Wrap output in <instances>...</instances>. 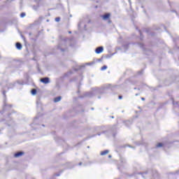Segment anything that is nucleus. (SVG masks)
Returning <instances> with one entry per match:
<instances>
[{"instance_id":"f257e3e1","label":"nucleus","mask_w":179,"mask_h":179,"mask_svg":"<svg viewBox=\"0 0 179 179\" xmlns=\"http://www.w3.org/2000/svg\"><path fill=\"white\" fill-rule=\"evenodd\" d=\"M40 81L41 82V83H44L45 85H47L50 83V78L45 77V78H41Z\"/></svg>"},{"instance_id":"f03ea898","label":"nucleus","mask_w":179,"mask_h":179,"mask_svg":"<svg viewBox=\"0 0 179 179\" xmlns=\"http://www.w3.org/2000/svg\"><path fill=\"white\" fill-rule=\"evenodd\" d=\"M65 47H66L65 41L62 42L59 45V48L60 51H62V52L65 51Z\"/></svg>"},{"instance_id":"7ed1b4c3","label":"nucleus","mask_w":179,"mask_h":179,"mask_svg":"<svg viewBox=\"0 0 179 179\" xmlns=\"http://www.w3.org/2000/svg\"><path fill=\"white\" fill-rule=\"evenodd\" d=\"M103 50L104 48H103V46H100L96 48L95 52L96 54H101V52H103Z\"/></svg>"},{"instance_id":"20e7f679","label":"nucleus","mask_w":179,"mask_h":179,"mask_svg":"<svg viewBox=\"0 0 179 179\" xmlns=\"http://www.w3.org/2000/svg\"><path fill=\"white\" fill-rule=\"evenodd\" d=\"M110 16H111V15L110 13H106L103 15L101 16L103 20H108L110 19Z\"/></svg>"},{"instance_id":"39448f33","label":"nucleus","mask_w":179,"mask_h":179,"mask_svg":"<svg viewBox=\"0 0 179 179\" xmlns=\"http://www.w3.org/2000/svg\"><path fill=\"white\" fill-rule=\"evenodd\" d=\"M24 155V152L20 151L17 152L14 155V157H20V156H23Z\"/></svg>"},{"instance_id":"423d86ee","label":"nucleus","mask_w":179,"mask_h":179,"mask_svg":"<svg viewBox=\"0 0 179 179\" xmlns=\"http://www.w3.org/2000/svg\"><path fill=\"white\" fill-rule=\"evenodd\" d=\"M108 153H110V150H106L101 152V156H105V155H108Z\"/></svg>"},{"instance_id":"0eeeda50","label":"nucleus","mask_w":179,"mask_h":179,"mask_svg":"<svg viewBox=\"0 0 179 179\" xmlns=\"http://www.w3.org/2000/svg\"><path fill=\"white\" fill-rule=\"evenodd\" d=\"M15 45H16L17 50H22V48H23L20 43H17Z\"/></svg>"},{"instance_id":"6e6552de","label":"nucleus","mask_w":179,"mask_h":179,"mask_svg":"<svg viewBox=\"0 0 179 179\" xmlns=\"http://www.w3.org/2000/svg\"><path fill=\"white\" fill-rule=\"evenodd\" d=\"M31 93L32 96H36V94H37V90L36 89H32L31 90Z\"/></svg>"},{"instance_id":"1a4fd4ad","label":"nucleus","mask_w":179,"mask_h":179,"mask_svg":"<svg viewBox=\"0 0 179 179\" xmlns=\"http://www.w3.org/2000/svg\"><path fill=\"white\" fill-rule=\"evenodd\" d=\"M61 99H62L61 96H57L54 99L55 103H58L59 101H61Z\"/></svg>"},{"instance_id":"9d476101","label":"nucleus","mask_w":179,"mask_h":179,"mask_svg":"<svg viewBox=\"0 0 179 179\" xmlns=\"http://www.w3.org/2000/svg\"><path fill=\"white\" fill-rule=\"evenodd\" d=\"M85 96H86L87 97H92V96H93V93H92V92H86Z\"/></svg>"},{"instance_id":"9b49d317","label":"nucleus","mask_w":179,"mask_h":179,"mask_svg":"<svg viewBox=\"0 0 179 179\" xmlns=\"http://www.w3.org/2000/svg\"><path fill=\"white\" fill-rule=\"evenodd\" d=\"M96 93H103V92H101V89L96 88Z\"/></svg>"},{"instance_id":"f8f14e48","label":"nucleus","mask_w":179,"mask_h":179,"mask_svg":"<svg viewBox=\"0 0 179 179\" xmlns=\"http://www.w3.org/2000/svg\"><path fill=\"white\" fill-rule=\"evenodd\" d=\"M82 24H83V20L80 21L78 23V27H81Z\"/></svg>"},{"instance_id":"ddd939ff","label":"nucleus","mask_w":179,"mask_h":179,"mask_svg":"<svg viewBox=\"0 0 179 179\" xmlns=\"http://www.w3.org/2000/svg\"><path fill=\"white\" fill-rule=\"evenodd\" d=\"M162 146H163V143H159L157 145V148H162Z\"/></svg>"},{"instance_id":"4468645a","label":"nucleus","mask_w":179,"mask_h":179,"mask_svg":"<svg viewBox=\"0 0 179 179\" xmlns=\"http://www.w3.org/2000/svg\"><path fill=\"white\" fill-rule=\"evenodd\" d=\"M106 69H107V66H103L101 69V70H102V71H106Z\"/></svg>"},{"instance_id":"2eb2a0df","label":"nucleus","mask_w":179,"mask_h":179,"mask_svg":"<svg viewBox=\"0 0 179 179\" xmlns=\"http://www.w3.org/2000/svg\"><path fill=\"white\" fill-rule=\"evenodd\" d=\"M25 16H26V13H22L20 14V17H24Z\"/></svg>"},{"instance_id":"dca6fc26","label":"nucleus","mask_w":179,"mask_h":179,"mask_svg":"<svg viewBox=\"0 0 179 179\" xmlns=\"http://www.w3.org/2000/svg\"><path fill=\"white\" fill-rule=\"evenodd\" d=\"M61 21V18L60 17H56L55 18V22H60Z\"/></svg>"},{"instance_id":"f3484780","label":"nucleus","mask_w":179,"mask_h":179,"mask_svg":"<svg viewBox=\"0 0 179 179\" xmlns=\"http://www.w3.org/2000/svg\"><path fill=\"white\" fill-rule=\"evenodd\" d=\"M126 123H127V124H132V122H131V121H129V120H127V121L126 122Z\"/></svg>"},{"instance_id":"a211bd4d","label":"nucleus","mask_w":179,"mask_h":179,"mask_svg":"<svg viewBox=\"0 0 179 179\" xmlns=\"http://www.w3.org/2000/svg\"><path fill=\"white\" fill-rule=\"evenodd\" d=\"M122 99V96H119V100H121Z\"/></svg>"},{"instance_id":"6ab92c4d","label":"nucleus","mask_w":179,"mask_h":179,"mask_svg":"<svg viewBox=\"0 0 179 179\" xmlns=\"http://www.w3.org/2000/svg\"><path fill=\"white\" fill-rule=\"evenodd\" d=\"M141 100H143V101H145V98L142 97Z\"/></svg>"},{"instance_id":"aec40b11","label":"nucleus","mask_w":179,"mask_h":179,"mask_svg":"<svg viewBox=\"0 0 179 179\" xmlns=\"http://www.w3.org/2000/svg\"><path fill=\"white\" fill-rule=\"evenodd\" d=\"M79 166H82V162H80V163H79Z\"/></svg>"},{"instance_id":"412c9836","label":"nucleus","mask_w":179,"mask_h":179,"mask_svg":"<svg viewBox=\"0 0 179 179\" xmlns=\"http://www.w3.org/2000/svg\"><path fill=\"white\" fill-rule=\"evenodd\" d=\"M109 159H111V155H108Z\"/></svg>"},{"instance_id":"4be33fe9","label":"nucleus","mask_w":179,"mask_h":179,"mask_svg":"<svg viewBox=\"0 0 179 179\" xmlns=\"http://www.w3.org/2000/svg\"><path fill=\"white\" fill-rule=\"evenodd\" d=\"M136 96H139V94H136Z\"/></svg>"},{"instance_id":"5701e85b","label":"nucleus","mask_w":179,"mask_h":179,"mask_svg":"<svg viewBox=\"0 0 179 179\" xmlns=\"http://www.w3.org/2000/svg\"><path fill=\"white\" fill-rule=\"evenodd\" d=\"M136 89H138V88H136V87H134V90H136Z\"/></svg>"},{"instance_id":"b1692460","label":"nucleus","mask_w":179,"mask_h":179,"mask_svg":"<svg viewBox=\"0 0 179 179\" xmlns=\"http://www.w3.org/2000/svg\"><path fill=\"white\" fill-rule=\"evenodd\" d=\"M111 118H114V116H112Z\"/></svg>"},{"instance_id":"393cba45","label":"nucleus","mask_w":179,"mask_h":179,"mask_svg":"<svg viewBox=\"0 0 179 179\" xmlns=\"http://www.w3.org/2000/svg\"><path fill=\"white\" fill-rule=\"evenodd\" d=\"M71 33H72L71 31H69V34H71Z\"/></svg>"},{"instance_id":"a878e982","label":"nucleus","mask_w":179,"mask_h":179,"mask_svg":"<svg viewBox=\"0 0 179 179\" xmlns=\"http://www.w3.org/2000/svg\"><path fill=\"white\" fill-rule=\"evenodd\" d=\"M3 95H5V92H3Z\"/></svg>"},{"instance_id":"bb28decb","label":"nucleus","mask_w":179,"mask_h":179,"mask_svg":"<svg viewBox=\"0 0 179 179\" xmlns=\"http://www.w3.org/2000/svg\"><path fill=\"white\" fill-rule=\"evenodd\" d=\"M92 110H94V108H92Z\"/></svg>"},{"instance_id":"cd10ccee","label":"nucleus","mask_w":179,"mask_h":179,"mask_svg":"<svg viewBox=\"0 0 179 179\" xmlns=\"http://www.w3.org/2000/svg\"><path fill=\"white\" fill-rule=\"evenodd\" d=\"M89 148H90V147H89V146H87V148H88V149H89Z\"/></svg>"},{"instance_id":"c85d7f7f","label":"nucleus","mask_w":179,"mask_h":179,"mask_svg":"<svg viewBox=\"0 0 179 179\" xmlns=\"http://www.w3.org/2000/svg\"><path fill=\"white\" fill-rule=\"evenodd\" d=\"M143 176V177H145V176H143V175H142Z\"/></svg>"},{"instance_id":"c756f323","label":"nucleus","mask_w":179,"mask_h":179,"mask_svg":"<svg viewBox=\"0 0 179 179\" xmlns=\"http://www.w3.org/2000/svg\"><path fill=\"white\" fill-rule=\"evenodd\" d=\"M173 104H175L174 102H173Z\"/></svg>"}]
</instances>
